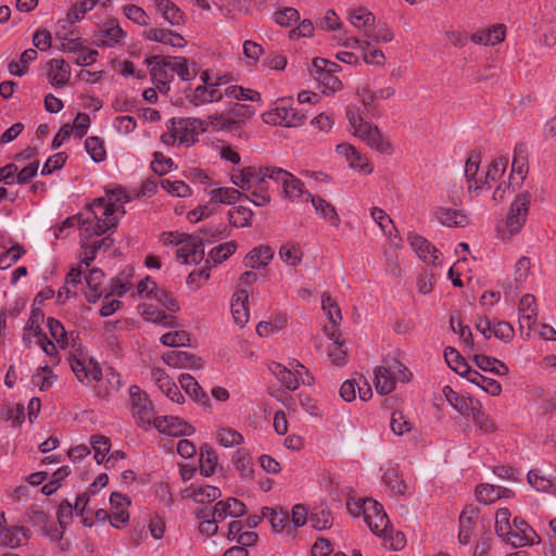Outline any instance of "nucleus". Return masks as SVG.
I'll return each instance as SVG.
<instances>
[{
    "mask_svg": "<svg viewBox=\"0 0 556 556\" xmlns=\"http://www.w3.org/2000/svg\"><path fill=\"white\" fill-rule=\"evenodd\" d=\"M128 201L123 190L112 191L109 198H97L83 213L81 233L87 237L101 236L117 225L115 213Z\"/></svg>",
    "mask_w": 556,
    "mask_h": 556,
    "instance_id": "obj_1",
    "label": "nucleus"
},
{
    "mask_svg": "<svg viewBox=\"0 0 556 556\" xmlns=\"http://www.w3.org/2000/svg\"><path fill=\"white\" fill-rule=\"evenodd\" d=\"M277 167L248 166L242 169H233L231 173V182L248 192L244 197L256 206H264L270 202V189L276 186Z\"/></svg>",
    "mask_w": 556,
    "mask_h": 556,
    "instance_id": "obj_2",
    "label": "nucleus"
},
{
    "mask_svg": "<svg viewBox=\"0 0 556 556\" xmlns=\"http://www.w3.org/2000/svg\"><path fill=\"white\" fill-rule=\"evenodd\" d=\"M346 117L354 137L362 140L370 149L390 155L393 153V147L389 139L383 136L381 130L374 124L364 121L358 110L353 106L346 109Z\"/></svg>",
    "mask_w": 556,
    "mask_h": 556,
    "instance_id": "obj_3",
    "label": "nucleus"
},
{
    "mask_svg": "<svg viewBox=\"0 0 556 556\" xmlns=\"http://www.w3.org/2000/svg\"><path fill=\"white\" fill-rule=\"evenodd\" d=\"M481 157L477 152H472L465 164V177L468 184V191L479 192L485 187L490 188L491 182H496L504 177L507 168V157L500 156L491 162L484 174V179H476V174L479 172Z\"/></svg>",
    "mask_w": 556,
    "mask_h": 556,
    "instance_id": "obj_4",
    "label": "nucleus"
},
{
    "mask_svg": "<svg viewBox=\"0 0 556 556\" xmlns=\"http://www.w3.org/2000/svg\"><path fill=\"white\" fill-rule=\"evenodd\" d=\"M340 68L339 64L327 59H313L309 73L324 94L330 96L342 89V83L336 75Z\"/></svg>",
    "mask_w": 556,
    "mask_h": 556,
    "instance_id": "obj_5",
    "label": "nucleus"
},
{
    "mask_svg": "<svg viewBox=\"0 0 556 556\" xmlns=\"http://www.w3.org/2000/svg\"><path fill=\"white\" fill-rule=\"evenodd\" d=\"M131 414L137 425L144 430L151 429L157 417L154 416V408L149 395L138 386L129 388Z\"/></svg>",
    "mask_w": 556,
    "mask_h": 556,
    "instance_id": "obj_6",
    "label": "nucleus"
},
{
    "mask_svg": "<svg viewBox=\"0 0 556 556\" xmlns=\"http://www.w3.org/2000/svg\"><path fill=\"white\" fill-rule=\"evenodd\" d=\"M305 118V114L293 108L292 102L286 99L278 100L275 108L263 115L265 123L285 127H299Z\"/></svg>",
    "mask_w": 556,
    "mask_h": 556,
    "instance_id": "obj_7",
    "label": "nucleus"
},
{
    "mask_svg": "<svg viewBox=\"0 0 556 556\" xmlns=\"http://www.w3.org/2000/svg\"><path fill=\"white\" fill-rule=\"evenodd\" d=\"M503 540L515 548L533 546L541 543V536L521 517H515L513 519L510 531Z\"/></svg>",
    "mask_w": 556,
    "mask_h": 556,
    "instance_id": "obj_8",
    "label": "nucleus"
},
{
    "mask_svg": "<svg viewBox=\"0 0 556 556\" xmlns=\"http://www.w3.org/2000/svg\"><path fill=\"white\" fill-rule=\"evenodd\" d=\"M358 508L362 509L364 521L374 534L382 535L383 532L389 531L391 522L380 503L371 498H366Z\"/></svg>",
    "mask_w": 556,
    "mask_h": 556,
    "instance_id": "obj_9",
    "label": "nucleus"
},
{
    "mask_svg": "<svg viewBox=\"0 0 556 556\" xmlns=\"http://www.w3.org/2000/svg\"><path fill=\"white\" fill-rule=\"evenodd\" d=\"M531 195L528 191L520 192L516 195L515 200L510 204L506 228L509 233H518L527 220Z\"/></svg>",
    "mask_w": 556,
    "mask_h": 556,
    "instance_id": "obj_10",
    "label": "nucleus"
},
{
    "mask_svg": "<svg viewBox=\"0 0 556 556\" xmlns=\"http://www.w3.org/2000/svg\"><path fill=\"white\" fill-rule=\"evenodd\" d=\"M126 37L116 20L105 21L93 36L97 46L115 47Z\"/></svg>",
    "mask_w": 556,
    "mask_h": 556,
    "instance_id": "obj_11",
    "label": "nucleus"
},
{
    "mask_svg": "<svg viewBox=\"0 0 556 556\" xmlns=\"http://www.w3.org/2000/svg\"><path fill=\"white\" fill-rule=\"evenodd\" d=\"M153 427H155L159 432L172 437L191 435L195 431L187 421L175 416L157 417Z\"/></svg>",
    "mask_w": 556,
    "mask_h": 556,
    "instance_id": "obj_12",
    "label": "nucleus"
},
{
    "mask_svg": "<svg viewBox=\"0 0 556 556\" xmlns=\"http://www.w3.org/2000/svg\"><path fill=\"white\" fill-rule=\"evenodd\" d=\"M176 256L182 264H198L204 257L202 239L186 235Z\"/></svg>",
    "mask_w": 556,
    "mask_h": 556,
    "instance_id": "obj_13",
    "label": "nucleus"
},
{
    "mask_svg": "<svg viewBox=\"0 0 556 556\" xmlns=\"http://www.w3.org/2000/svg\"><path fill=\"white\" fill-rule=\"evenodd\" d=\"M149 65H151L150 74L153 83L161 92H167L169 90L168 83L173 79L166 58L154 55L147 59Z\"/></svg>",
    "mask_w": 556,
    "mask_h": 556,
    "instance_id": "obj_14",
    "label": "nucleus"
},
{
    "mask_svg": "<svg viewBox=\"0 0 556 556\" xmlns=\"http://www.w3.org/2000/svg\"><path fill=\"white\" fill-rule=\"evenodd\" d=\"M407 240L420 260L427 264H437L441 252L431 242L417 233H409Z\"/></svg>",
    "mask_w": 556,
    "mask_h": 556,
    "instance_id": "obj_15",
    "label": "nucleus"
},
{
    "mask_svg": "<svg viewBox=\"0 0 556 556\" xmlns=\"http://www.w3.org/2000/svg\"><path fill=\"white\" fill-rule=\"evenodd\" d=\"M28 517L31 525L51 541H60L63 538V531L60 530L54 525L53 520L42 510H34Z\"/></svg>",
    "mask_w": 556,
    "mask_h": 556,
    "instance_id": "obj_16",
    "label": "nucleus"
},
{
    "mask_svg": "<svg viewBox=\"0 0 556 556\" xmlns=\"http://www.w3.org/2000/svg\"><path fill=\"white\" fill-rule=\"evenodd\" d=\"M271 173L276 174V186H281L286 197L296 199L304 193L303 182L291 173L279 167H277V170H271Z\"/></svg>",
    "mask_w": 556,
    "mask_h": 556,
    "instance_id": "obj_17",
    "label": "nucleus"
},
{
    "mask_svg": "<svg viewBox=\"0 0 556 556\" xmlns=\"http://www.w3.org/2000/svg\"><path fill=\"white\" fill-rule=\"evenodd\" d=\"M146 40L168 45L174 48H184L187 45L186 39L178 33L165 28L151 27L142 34Z\"/></svg>",
    "mask_w": 556,
    "mask_h": 556,
    "instance_id": "obj_18",
    "label": "nucleus"
},
{
    "mask_svg": "<svg viewBox=\"0 0 556 556\" xmlns=\"http://www.w3.org/2000/svg\"><path fill=\"white\" fill-rule=\"evenodd\" d=\"M519 327L521 332L527 329L526 336L530 334L533 325L536 321L535 298L531 294H525L519 301Z\"/></svg>",
    "mask_w": 556,
    "mask_h": 556,
    "instance_id": "obj_19",
    "label": "nucleus"
},
{
    "mask_svg": "<svg viewBox=\"0 0 556 556\" xmlns=\"http://www.w3.org/2000/svg\"><path fill=\"white\" fill-rule=\"evenodd\" d=\"M336 151L338 154H341L346 159L349 165L352 168L365 174H370L374 170V167L369 163L368 159L358 152L355 147L349 143H340L336 147Z\"/></svg>",
    "mask_w": 556,
    "mask_h": 556,
    "instance_id": "obj_20",
    "label": "nucleus"
},
{
    "mask_svg": "<svg viewBox=\"0 0 556 556\" xmlns=\"http://www.w3.org/2000/svg\"><path fill=\"white\" fill-rule=\"evenodd\" d=\"M164 363L170 367L200 369L203 366L202 359L186 351H170L162 356Z\"/></svg>",
    "mask_w": 556,
    "mask_h": 556,
    "instance_id": "obj_21",
    "label": "nucleus"
},
{
    "mask_svg": "<svg viewBox=\"0 0 556 556\" xmlns=\"http://www.w3.org/2000/svg\"><path fill=\"white\" fill-rule=\"evenodd\" d=\"M215 521H224L227 517H240L245 515L247 507L244 503L235 498L228 497L226 501H219L213 508Z\"/></svg>",
    "mask_w": 556,
    "mask_h": 556,
    "instance_id": "obj_22",
    "label": "nucleus"
},
{
    "mask_svg": "<svg viewBox=\"0 0 556 556\" xmlns=\"http://www.w3.org/2000/svg\"><path fill=\"white\" fill-rule=\"evenodd\" d=\"M110 503L112 506L110 523L114 528H122L129 520L127 507L129 506L130 502L121 493H112Z\"/></svg>",
    "mask_w": 556,
    "mask_h": 556,
    "instance_id": "obj_23",
    "label": "nucleus"
},
{
    "mask_svg": "<svg viewBox=\"0 0 556 556\" xmlns=\"http://www.w3.org/2000/svg\"><path fill=\"white\" fill-rule=\"evenodd\" d=\"M274 254V250L269 245L260 244L245 255L243 264L251 269H263L270 263Z\"/></svg>",
    "mask_w": 556,
    "mask_h": 556,
    "instance_id": "obj_24",
    "label": "nucleus"
},
{
    "mask_svg": "<svg viewBox=\"0 0 556 556\" xmlns=\"http://www.w3.org/2000/svg\"><path fill=\"white\" fill-rule=\"evenodd\" d=\"M216 85L198 86L190 94H187L188 101L194 105L200 106L206 103L217 102L225 96Z\"/></svg>",
    "mask_w": 556,
    "mask_h": 556,
    "instance_id": "obj_25",
    "label": "nucleus"
},
{
    "mask_svg": "<svg viewBox=\"0 0 556 556\" xmlns=\"http://www.w3.org/2000/svg\"><path fill=\"white\" fill-rule=\"evenodd\" d=\"M443 394L450 405L463 416H470V412L476 406L477 400L457 393L450 386L443 388Z\"/></svg>",
    "mask_w": 556,
    "mask_h": 556,
    "instance_id": "obj_26",
    "label": "nucleus"
},
{
    "mask_svg": "<svg viewBox=\"0 0 556 556\" xmlns=\"http://www.w3.org/2000/svg\"><path fill=\"white\" fill-rule=\"evenodd\" d=\"M248 298V291L245 289H240L233 294L231 300L232 318L239 327H243L250 318Z\"/></svg>",
    "mask_w": 556,
    "mask_h": 556,
    "instance_id": "obj_27",
    "label": "nucleus"
},
{
    "mask_svg": "<svg viewBox=\"0 0 556 556\" xmlns=\"http://www.w3.org/2000/svg\"><path fill=\"white\" fill-rule=\"evenodd\" d=\"M437 220L445 227H466L469 218L464 211L451 207H439L435 210Z\"/></svg>",
    "mask_w": 556,
    "mask_h": 556,
    "instance_id": "obj_28",
    "label": "nucleus"
},
{
    "mask_svg": "<svg viewBox=\"0 0 556 556\" xmlns=\"http://www.w3.org/2000/svg\"><path fill=\"white\" fill-rule=\"evenodd\" d=\"M180 387L185 392L192 397L197 403L201 404L205 408L211 407V401L207 394L200 387L198 381L189 374H182L179 377Z\"/></svg>",
    "mask_w": 556,
    "mask_h": 556,
    "instance_id": "obj_29",
    "label": "nucleus"
},
{
    "mask_svg": "<svg viewBox=\"0 0 556 556\" xmlns=\"http://www.w3.org/2000/svg\"><path fill=\"white\" fill-rule=\"evenodd\" d=\"M185 496L192 498L199 504H208L220 497L222 492L217 486L213 485H195L191 484L185 491Z\"/></svg>",
    "mask_w": 556,
    "mask_h": 556,
    "instance_id": "obj_30",
    "label": "nucleus"
},
{
    "mask_svg": "<svg viewBox=\"0 0 556 556\" xmlns=\"http://www.w3.org/2000/svg\"><path fill=\"white\" fill-rule=\"evenodd\" d=\"M49 81L55 87H62L67 84L71 77L68 64L62 59H53L48 64Z\"/></svg>",
    "mask_w": 556,
    "mask_h": 556,
    "instance_id": "obj_31",
    "label": "nucleus"
},
{
    "mask_svg": "<svg viewBox=\"0 0 556 556\" xmlns=\"http://www.w3.org/2000/svg\"><path fill=\"white\" fill-rule=\"evenodd\" d=\"M506 29L502 24L475 33L471 40L478 45L494 46L505 39Z\"/></svg>",
    "mask_w": 556,
    "mask_h": 556,
    "instance_id": "obj_32",
    "label": "nucleus"
},
{
    "mask_svg": "<svg viewBox=\"0 0 556 556\" xmlns=\"http://www.w3.org/2000/svg\"><path fill=\"white\" fill-rule=\"evenodd\" d=\"M157 11L172 26H179L185 23L184 12L169 0H155Z\"/></svg>",
    "mask_w": 556,
    "mask_h": 556,
    "instance_id": "obj_33",
    "label": "nucleus"
},
{
    "mask_svg": "<svg viewBox=\"0 0 556 556\" xmlns=\"http://www.w3.org/2000/svg\"><path fill=\"white\" fill-rule=\"evenodd\" d=\"M477 500L483 504H491L502 497L511 496V491L493 484H481L476 489Z\"/></svg>",
    "mask_w": 556,
    "mask_h": 556,
    "instance_id": "obj_34",
    "label": "nucleus"
},
{
    "mask_svg": "<svg viewBox=\"0 0 556 556\" xmlns=\"http://www.w3.org/2000/svg\"><path fill=\"white\" fill-rule=\"evenodd\" d=\"M311 200L315 211L323 218L327 219L331 223V225L338 227L340 224V217L334 208V206L320 197H315L311 193H307V200Z\"/></svg>",
    "mask_w": 556,
    "mask_h": 556,
    "instance_id": "obj_35",
    "label": "nucleus"
},
{
    "mask_svg": "<svg viewBox=\"0 0 556 556\" xmlns=\"http://www.w3.org/2000/svg\"><path fill=\"white\" fill-rule=\"evenodd\" d=\"M466 379L492 396L500 395L502 392V386L498 381L485 377L475 369L468 372Z\"/></svg>",
    "mask_w": 556,
    "mask_h": 556,
    "instance_id": "obj_36",
    "label": "nucleus"
},
{
    "mask_svg": "<svg viewBox=\"0 0 556 556\" xmlns=\"http://www.w3.org/2000/svg\"><path fill=\"white\" fill-rule=\"evenodd\" d=\"M43 319V314L39 309H33L26 326L23 329V342L26 348L31 346V338L37 339L45 336L40 328V321Z\"/></svg>",
    "mask_w": 556,
    "mask_h": 556,
    "instance_id": "obj_37",
    "label": "nucleus"
},
{
    "mask_svg": "<svg viewBox=\"0 0 556 556\" xmlns=\"http://www.w3.org/2000/svg\"><path fill=\"white\" fill-rule=\"evenodd\" d=\"M395 379L387 365L375 369V387L378 393L389 394L395 389Z\"/></svg>",
    "mask_w": 556,
    "mask_h": 556,
    "instance_id": "obj_38",
    "label": "nucleus"
},
{
    "mask_svg": "<svg viewBox=\"0 0 556 556\" xmlns=\"http://www.w3.org/2000/svg\"><path fill=\"white\" fill-rule=\"evenodd\" d=\"M528 482L531 486H533L539 492H547L555 493L556 492V481H554L551 477L545 475L540 469H533L528 472Z\"/></svg>",
    "mask_w": 556,
    "mask_h": 556,
    "instance_id": "obj_39",
    "label": "nucleus"
},
{
    "mask_svg": "<svg viewBox=\"0 0 556 556\" xmlns=\"http://www.w3.org/2000/svg\"><path fill=\"white\" fill-rule=\"evenodd\" d=\"M28 530L24 527L5 528L0 536V545L16 548L28 540Z\"/></svg>",
    "mask_w": 556,
    "mask_h": 556,
    "instance_id": "obj_40",
    "label": "nucleus"
},
{
    "mask_svg": "<svg viewBox=\"0 0 556 556\" xmlns=\"http://www.w3.org/2000/svg\"><path fill=\"white\" fill-rule=\"evenodd\" d=\"M278 255L283 263L291 267L299 266L303 260V251L301 247L294 242H286L281 244Z\"/></svg>",
    "mask_w": 556,
    "mask_h": 556,
    "instance_id": "obj_41",
    "label": "nucleus"
},
{
    "mask_svg": "<svg viewBox=\"0 0 556 556\" xmlns=\"http://www.w3.org/2000/svg\"><path fill=\"white\" fill-rule=\"evenodd\" d=\"M444 357L447 365L462 377L466 378L472 369L460 353L452 346H447L444 350Z\"/></svg>",
    "mask_w": 556,
    "mask_h": 556,
    "instance_id": "obj_42",
    "label": "nucleus"
},
{
    "mask_svg": "<svg viewBox=\"0 0 556 556\" xmlns=\"http://www.w3.org/2000/svg\"><path fill=\"white\" fill-rule=\"evenodd\" d=\"M103 278L104 273L99 268H92L89 270L88 275H86L85 280L88 286L86 298L89 302L94 303L101 296L100 287Z\"/></svg>",
    "mask_w": 556,
    "mask_h": 556,
    "instance_id": "obj_43",
    "label": "nucleus"
},
{
    "mask_svg": "<svg viewBox=\"0 0 556 556\" xmlns=\"http://www.w3.org/2000/svg\"><path fill=\"white\" fill-rule=\"evenodd\" d=\"M270 370L276 376V378L290 391H294L299 388V382L296 380V374L292 370L291 366H283L279 363H274L270 366Z\"/></svg>",
    "mask_w": 556,
    "mask_h": 556,
    "instance_id": "obj_44",
    "label": "nucleus"
},
{
    "mask_svg": "<svg viewBox=\"0 0 556 556\" xmlns=\"http://www.w3.org/2000/svg\"><path fill=\"white\" fill-rule=\"evenodd\" d=\"M476 365L483 371H490L498 376H506L508 367L500 359L483 354L475 356Z\"/></svg>",
    "mask_w": 556,
    "mask_h": 556,
    "instance_id": "obj_45",
    "label": "nucleus"
},
{
    "mask_svg": "<svg viewBox=\"0 0 556 556\" xmlns=\"http://www.w3.org/2000/svg\"><path fill=\"white\" fill-rule=\"evenodd\" d=\"M375 15L364 8H357L350 13L351 24L365 35L369 27L375 25Z\"/></svg>",
    "mask_w": 556,
    "mask_h": 556,
    "instance_id": "obj_46",
    "label": "nucleus"
},
{
    "mask_svg": "<svg viewBox=\"0 0 556 556\" xmlns=\"http://www.w3.org/2000/svg\"><path fill=\"white\" fill-rule=\"evenodd\" d=\"M217 463V454L212 447L204 445L200 448V472L203 476L211 477L214 475Z\"/></svg>",
    "mask_w": 556,
    "mask_h": 556,
    "instance_id": "obj_47",
    "label": "nucleus"
},
{
    "mask_svg": "<svg viewBox=\"0 0 556 556\" xmlns=\"http://www.w3.org/2000/svg\"><path fill=\"white\" fill-rule=\"evenodd\" d=\"M237 250V243L235 241H228L213 248L206 260V263L218 265L230 257Z\"/></svg>",
    "mask_w": 556,
    "mask_h": 556,
    "instance_id": "obj_48",
    "label": "nucleus"
},
{
    "mask_svg": "<svg viewBox=\"0 0 556 556\" xmlns=\"http://www.w3.org/2000/svg\"><path fill=\"white\" fill-rule=\"evenodd\" d=\"M99 0H80L75 3L70 11L67 12V16L65 22L71 25L80 21L86 13L90 12L98 3Z\"/></svg>",
    "mask_w": 556,
    "mask_h": 556,
    "instance_id": "obj_49",
    "label": "nucleus"
},
{
    "mask_svg": "<svg viewBox=\"0 0 556 556\" xmlns=\"http://www.w3.org/2000/svg\"><path fill=\"white\" fill-rule=\"evenodd\" d=\"M308 520L312 527L316 530H325L329 529L333 523V517L331 511L328 508H315Z\"/></svg>",
    "mask_w": 556,
    "mask_h": 556,
    "instance_id": "obj_50",
    "label": "nucleus"
},
{
    "mask_svg": "<svg viewBox=\"0 0 556 556\" xmlns=\"http://www.w3.org/2000/svg\"><path fill=\"white\" fill-rule=\"evenodd\" d=\"M370 216L371 218L378 224L381 231L392 237L393 233L396 235L397 230L393 224V220L390 218V216L381 208L379 207H371L370 208Z\"/></svg>",
    "mask_w": 556,
    "mask_h": 556,
    "instance_id": "obj_51",
    "label": "nucleus"
},
{
    "mask_svg": "<svg viewBox=\"0 0 556 556\" xmlns=\"http://www.w3.org/2000/svg\"><path fill=\"white\" fill-rule=\"evenodd\" d=\"M241 195L242 193L235 188H215L210 191V199L213 203L231 204Z\"/></svg>",
    "mask_w": 556,
    "mask_h": 556,
    "instance_id": "obj_52",
    "label": "nucleus"
},
{
    "mask_svg": "<svg viewBox=\"0 0 556 556\" xmlns=\"http://www.w3.org/2000/svg\"><path fill=\"white\" fill-rule=\"evenodd\" d=\"M37 50L36 49H27L25 50L22 55H21V59L20 61H12L10 64H9V71L12 75H15V76H23L26 71H27V65L35 61L37 59Z\"/></svg>",
    "mask_w": 556,
    "mask_h": 556,
    "instance_id": "obj_53",
    "label": "nucleus"
},
{
    "mask_svg": "<svg viewBox=\"0 0 556 556\" xmlns=\"http://www.w3.org/2000/svg\"><path fill=\"white\" fill-rule=\"evenodd\" d=\"M252 216V210L242 205L228 211L229 223L235 227L250 226Z\"/></svg>",
    "mask_w": 556,
    "mask_h": 556,
    "instance_id": "obj_54",
    "label": "nucleus"
},
{
    "mask_svg": "<svg viewBox=\"0 0 556 556\" xmlns=\"http://www.w3.org/2000/svg\"><path fill=\"white\" fill-rule=\"evenodd\" d=\"M382 481L390 489V491L395 495H404L406 485L404 481L400 478L397 470L394 468H388L383 476Z\"/></svg>",
    "mask_w": 556,
    "mask_h": 556,
    "instance_id": "obj_55",
    "label": "nucleus"
},
{
    "mask_svg": "<svg viewBox=\"0 0 556 556\" xmlns=\"http://www.w3.org/2000/svg\"><path fill=\"white\" fill-rule=\"evenodd\" d=\"M473 424L478 429L485 433L495 431V426L490 417L481 410L480 402H476V406L470 412Z\"/></svg>",
    "mask_w": 556,
    "mask_h": 556,
    "instance_id": "obj_56",
    "label": "nucleus"
},
{
    "mask_svg": "<svg viewBox=\"0 0 556 556\" xmlns=\"http://www.w3.org/2000/svg\"><path fill=\"white\" fill-rule=\"evenodd\" d=\"M55 379L56 377L54 376L52 369L46 365L38 368V370L31 378V382L34 386H37L40 389V391H45L52 387Z\"/></svg>",
    "mask_w": 556,
    "mask_h": 556,
    "instance_id": "obj_57",
    "label": "nucleus"
},
{
    "mask_svg": "<svg viewBox=\"0 0 556 556\" xmlns=\"http://www.w3.org/2000/svg\"><path fill=\"white\" fill-rule=\"evenodd\" d=\"M383 539V545L391 551H401L406 545V538L403 532L394 531L390 525L389 531L380 535Z\"/></svg>",
    "mask_w": 556,
    "mask_h": 556,
    "instance_id": "obj_58",
    "label": "nucleus"
},
{
    "mask_svg": "<svg viewBox=\"0 0 556 556\" xmlns=\"http://www.w3.org/2000/svg\"><path fill=\"white\" fill-rule=\"evenodd\" d=\"M263 516L269 519L275 532H281L289 522V515L282 510H276L269 507H263Z\"/></svg>",
    "mask_w": 556,
    "mask_h": 556,
    "instance_id": "obj_59",
    "label": "nucleus"
},
{
    "mask_svg": "<svg viewBox=\"0 0 556 556\" xmlns=\"http://www.w3.org/2000/svg\"><path fill=\"white\" fill-rule=\"evenodd\" d=\"M224 94L227 98H232L236 100H250V101H260L261 94L256 90L243 88L242 86H229L224 90Z\"/></svg>",
    "mask_w": 556,
    "mask_h": 556,
    "instance_id": "obj_60",
    "label": "nucleus"
},
{
    "mask_svg": "<svg viewBox=\"0 0 556 556\" xmlns=\"http://www.w3.org/2000/svg\"><path fill=\"white\" fill-rule=\"evenodd\" d=\"M166 61L173 75L174 73L177 74L181 80L192 79L193 74L190 72L187 60L185 58H166Z\"/></svg>",
    "mask_w": 556,
    "mask_h": 556,
    "instance_id": "obj_61",
    "label": "nucleus"
},
{
    "mask_svg": "<svg viewBox=\"0 0 556 556\" xmlns=\"http://www.w3.org/2000/svg\"><path fill=\"white\" fill-rule=\"evenodd\" d=\"M143 317L148 321H152L164 327H176L177 320L174 316L166 314L163 311H155L150 307L143 311Z\"/></svg>",
    "mask_w": 556,
    "mask_h": 556,
    "instance_id": "obj_62",
    "label": "nucleus"
},
{
    "mask_svg": "<svg viewBox=\"0 0 556 556\" xmlns=\"http://www.w3.org/2000/svg\"><path fill=\"white\" fill-rule=\"evenodd\" d=\"M24 406L16 404L15 406L2 405L0 407V420L12 421L13 427H17L23 421Z\"/></svg>",
    "mask_w": 556,
    "mask_h": 556,
    "instance_id": "obj_63",
    "label": "nucleus"
},
{
    "mask_svg": "<svg viewBox=\"0 0 556 556\" xmlns=\"http://www.w3.org/2000/svg\"><path fill=\"white\" fill-rule=\"evenodd\" d=\"M327 353L333 365L343 366L346 364L348 355L343 340L336 339L333 342H331V344L327 348Z\"/></svg>",
    "mask_w": 556,
    "mask_h": 556,
    "instance_id": "obj_64",
    "label": "nucleus"
}]
</instances>
